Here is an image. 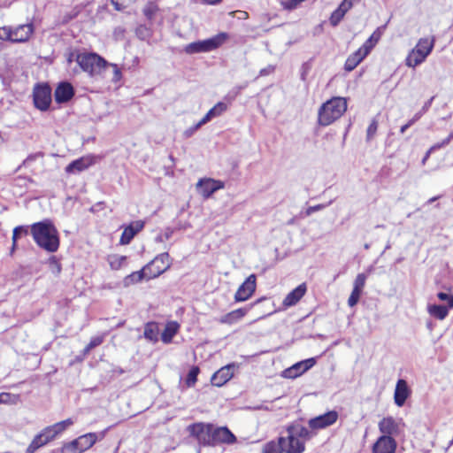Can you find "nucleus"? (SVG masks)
I'll use <instances>...</instances> for the list:
<instances>
[{
  "label": "nucleus",
  "mask_w": 453,
  "mask_h": 453,
  "mask_svg": "<svg viewBox=\"0 0 453 453\" xmlns=\"http://www.w3.org/2000/svg\"><path fill=\"white\" fill-rule=\"evenodd\" d=\"M410 395L407 382L404 380H398L394 395L395 403L401 407L404 404Z\"/></svg>",
  "instance_id": "nucleus-21"
},
{
  "label": "nucleus",
  "mask_w": 453,
  "mask_h": 453,
  "mask_svg": "<svg viewBox=\"0 0 453 453\" xmlns=\"http://www.w3.org/2000/svg\"><path fill=\"white\" fill-rule=\"evenodd\" d=\"M366 275L365 273H358L354 280L353 289L362 293L365 285Z\"/></svg>",
  "instance_id": "nucleus-41"
},
{
  "label": "nucleus",
  "mask_w": 453,
  "mask_h": 453,
  "mask_svg": "<svg viewBox=\"0 0 453 453\" xmlns=\"http://www.w3.org/2000/svg\"><path fill=\"white\" fill-rule=\"evenodd\" d=\"M361 0H343L341 4H340V6L346 12H348L355 4H357L358 3H360Z\"/></svg>",
  "instance_id": "nucleus-54"
},
{
  "label": "nucleus",
  "mask_w": 453,
  "mask_h": 453,
  "mask_svg": "<svg viewBox=\"0 0 453 453\" xmlns=\"http://www.w3.org/2000/svg\"><path fill=\"white\" fill-rule=\"evenodd\" d=\"M453 140V131L441 142L434 143L431 146V150L436 151L445 146H447Z\"/></svg>",
  "instance_id": "nucleus-47"
},
{
  "label": "nucleus",
  "mask_w": 453,
  "mask_h": 453,
  "mask_svg": "<svg viewBox=\"0 0 453 453\" xmlns=\"http://www.w3.org/2000/svg\"><path fill=\"white\" fill-rule=\"evenodd\" d=\"M31 234L35 243L44 250L53 253L59 248L58 232L50 219L34 223Z\"/></svg>",
  "instance_id": "nucleus-2"
},
{
  "label": "nucleus",
  "mask_w": 453,
  "mask_h": 453,
  "mask_svg": "<svg viewBox=\"0 0 453 453\" xmlns=\"http://www.w3.org/2000/svg\"><path fill=\"white\" fill-rule=\"evenodd\" d=\"M221 0H203V2L207 4H217Z\"/></svg>",
  "instance_id": "nucleus-63"
},
{
  "label": "nucleus",
  "mask_w": 453,
  "mask_h": 453,
  "mask_svg": "<svg viewBox=\"0 0 453 453\" xmlns=\"http://www.w3.org/2000/svg\"><path fill=\"white\" fill-rule=\"evenodd\" d=\"M366 56L367 54H365V51L359 48L347 58L344 64L345 71L351 72L354 70Z\"/></svg>",
  "instance_id": "nucleus-28"
},
{
  "label": "nucleus",
  "mask_w": 453,
  "mask_h": 453,
  "mask_svg": "<svg viewBox=\"0 0 453 453\" xmlns=\"http://www.w3.org/2000/svg\"><path fill=\"white\" fill-rule=\"evenodd\" d=\"M379 430L382 435L392 436L397 434L398 425L392 417L383 418L379 422Z\"/></svg>",
  "instance_id": "nucleus-25"
},
{
  "label": "nucleus",
  "mask_w": 453,
  "mask_h": 453,
  "mask_svg": "<svg viewBox=\"0 0 453 453\" xmlns=\"http://www.w3.org/2000/svg\"><path fill=\"white\" fill-rule=\"evenodd\" d=\"M287 434L291 437L296 436L303 441H306L313 436V434L305 426L300 424H293L287 427Z\"/></svg>",
  "instance_id": "nucleus-24"
},
{
  "label": "nucleus",
  "mask_w": 453,
  "mask_h": 453,
  "mask_svg": "<svg viewBox=\"0 0 453 453\" xmlns=\"http://www.w3.org/2000/svg\"><path fill=\"white\" fill-rule=\"evenodd\" d=\"M414 124L415 122L411 119L405 125L401 127L400 133L404 134L405 131Z\"/></svg>",
  "instance_id": "nucleus-60"
},
{
  "label": "nucleus",
  "mask_w": 453,
  "mask_h": 453,
  "mask_svg": "<svg viewBox=\"0 0 453 453\" xmlns=\"http://www.w3.org/2000/svg\"><path fill=\"white\" fill-rule=\"evenodd\" d=\"M0 39L12 42V27H3L0 29Z\"/></svg>",
  "instance_id": "nucleus-55"
},
{
  "label": "nucleus",
  "mask_w": 453,
  "mask_h": 453,
  "mask_svg": "<svg viewBox=\"0 0 453 453\" xmlns=\"http://www.w3.org/2000/svg\"><path fill=\"white\" fill-rule=\"evenodd\" d=\"M172 265L168 252L157 255L140 271L134 272L124 278L125 287L138 283L143 279H153L167 271Z\"/></svg>",
  "instance_id": "nucleus-1"
},
{
  "label": "nucleus",
  "mask_w": 453,
  "mask_h": 453,
  "mask_svg": "<svg viewBox=\"0 0 453 453\" xmlns=\"http://www.w3.org/2000/svg\"><path fill=\"white\" fill-rule=\"evenodd\" d=\"M434 46V38H420L415 48L408 54L405 63L409 67L415 68L422 64L430 55Z\"/></svg>",
  "instance_id": "nucleus-5"
},
{
  "label": "nucleus",
  "mask_w": 453,
  "mask_h": 453,
  "mask_svg": "<svg viewBox=\"0 0 453 453\" xmlns=\"http://www.w3.org/2000/svg\"><path fill=\"white\" fill-rule=\"evenodd\" d=\"M339 418L336 411H329L324 414L311 418L308 421L309 427L312 430L326 428L334 425Z\"/></svg>",
  "instance_id": "nucleus-9"
},
{
  "label": "nucleus",
  "mask_w": 453,
  "mask_h": 453,
  "mask_svg": "<svg viewBox=\"0 0 453 453\" xmlns=\"http://www.w3.org/2000/svg\"><path fill=\"white\" fill-rule=\"evenodd\" d=\"M52 441V437L48 434L46 428H43L40 434L35 436L27 449V453H35L40 448L45 446Z\"/></svg>",
  "instance_id": "nucleus-19"
},
{
  "label": "nucleus",
  "mask_w": 453,
  "mask_h": 453,
  "mask_svg": "<svg viewBox=\"0 0 453 453\" xmlns=\"http://www.w3.org/2000/svg\"><path fill=\"white\" fill-rule=\"evenodd\" d=\"M274 69H275V68H274V66H273V65H267L266 67L262 68V69L259 71V76H267V75H269V74L273 73V71H274Z\"/></svg>",
  "instance_id": "nucleus-59"
},
{
  "label": "nucleus",
  "mask_w": 453,
  "mask_h": 453,
  "mask_svg": "<svg viewBox=\"0 0 453 453\" xmlns=\"http://www.w3.org/2000/svg\"><path fill=\"white\" fill-rule=\"evenodd\" d=\"M378 130V120L373 119L366 130V142H370L373 139Z\"/></svg>",
  "instance_id": "nucleus-40"
},
{
  "label": "nucleus",
  "mask_w": 453,
  "mask_h": 453,
  "mask_svg": "<svg viewBox=\"0 0 453 453\" xmlns=\"http://www.w3.org/2000/svg\"><path fill=\"white\" fill-rule=\"evenodd\" d=\"M103 342V338L100 336L94 337L90 340L88 344L84 349V353H88L92 349L99 346Z\"/></svg>",
  "instance_id": "nucleus-48"
},
{
  "label": "nucleus",
  "mask_w": 453,
  "mask_h": 453,
  "mask_svg": "<svg viewBox=\"0 0 453 453\" xmlns=\"http://www.w3.org/2000/svg\"><path fill=\"white\" fill-rule=\"evenodd\" d=\"M35 106L41 110L46 111L49 109L51 103V89L47 84H41L35 88L34 93Z\"/></svg>",
  "instance_id": "nucleus-8"
},
{
  "label": "nucleus",
  "mask_w": 453,
  "mask_h": 453,
  "mask_svg": "<svg viewBox=\"0 0 453 453\" xmlns=\"http://www.w3.org/2000/svg\"><path fill=\"white\" fill-rule=\"evenodd\" d=\"M96 157L94 155H88L81 157L78 159L72 161L66 167L65 172L67 173H78L89 166L93 165L96 163Z\"/></svg>",
  "instance_id": "nucleus-13"
},
{
  "label": "nucleus",
  "mask_w": 453,
  "mask_h": 453,
  "mask_svg": "<svg viewBox=\"0 0 453 453\" xmlns=\"http://www.w3.org/2000/svg\"><path fill=\"white\" fill-rule=\"evenodd\" d=\"M284 437L280 436L279 441H270L265 444L263 453H282L284 451Z\"/></svg>",
  "instance_id": "nucleus-34"
},
{
  "label": "nucleus",
  "mask_w": 453,
  "mask_h": 453,
  "mask_svg": "<svg viewBox=\"0 0 453 453\" xmlns=\"http://www.w3.org/2000/svg\"><path fill=\"white\" fill-rule=\"evenodd\" d=\"M347 110V101L343 97H333L324 103L319 109L318 122L326 127L340 119Z\"/></svg>",
  "instance_id": "nucleus-3"
},
{
  "label": "nucleus",
  "mask_w": 453,
  "mask_h": 453,
  "mask_svg": "<svg viewBox=\"0 0 453 453\" xmlns=\"http://www.w3.org/2000/svg\"><path fill=\"white\" fill-rule=\"evenodd\" d=\"M157 11V6L154 4V3H149L144 10H143V12H144V15L148 18V19H152L154 14L156 13V12Z\"/></svg>",
  "instance_id": "nucleus-50"
},
{
  "label": "nucleus",
  "mask_w": 453,
  "mask_h": 453,
  "mask_svg": "<svg viewBox=\"0 0 453 453\" xmlns=\"http://www.w3.org/2000/svg\"><path fill=\"white\" fill-rule=\"evenodd\" d=\"M304 372H305L303 371V366L301 365V363L297 362L294 364L292 366L285 369L282 372L281 376L287 379H296Z\"/></svg>",
  "instance_id": "nucleus-33"
},
{
  "label": "nucleus",
  "mask_w": 453,
  "mask_h": 453,
  "mask_svg": "<svg viewBox=\"0 0 453 453\" xmlns=\"http://www.w3.org/2000/svg\"><path fill=\"white\" fill-rule=\"evenodd\" d=\"M434 152V150H431V148L426 151L425 157H423L422 159V164L425 165L426 164V161L428 159V157H430V155Z\"/></svg>",
  "instance_id": "nucleus-62"
},
{
  "label": "nucleus",
  "mask_w": 453,
  "mask_h": 453,
  "mask_svg": "<svg viewBox=\"0 0 453 453\" xmlns=\"http://www.w3.org/2000/svg\"><path fill=\"white\" fill-rule=\"evenodd\" d=\"M361 294V292L352 289V292L348 299L349 306H355L358 303Z\"/></svg>",
  "instance_id": "nucleus-52"
},
{
  "label": "nucleus",
  "mask_w": 453,
  "mask_h": 453,
  "mask_svg": "<svg viewBox=\"0 0 453 453\" xmlns=\"http://www.w3.org/2000/svg\"><path fill=\"white\" fill-rule=\"evenodd\" d=\"M158 326L155 322H148L144 326L143 336L146 340L151 342H157L158 341Z\"/></svg>",
  "instance_id": "nucleus-32"
},
{
  "label": "nucleus",
  "mask_w": 453,
  "mask_h": 453,
  "mask_svg": "<svg viewBox=\"0 0 453 453\" xmlns=\"http://www.w3.org/2000/svg\"><path fill=\"white\" fill-rule=\"evenodd\" d=\"M180 325L176 321H170L165 325L164 331L161 334V340L164 343L169 344L172 342L173 338L178 333Z\"/></svg>",
  "instance_id": "nucleus-30"
},
{
  "label": "nucleus",
  "mask_w": 453,
  "mask_h": 453,
  "mask_svg": "<svg viewBox=\"0 0 453 453\" xmlns=\"http://www.w3.org/2000/svg\"><path fill=\"white\" fill-rule=\"evenodd\" d=\"M227 110V104L223 102H219L207 113L203 117L202 123L204 125L210 122L214 118L219 117Z\"/></svg>",
  "instance_id": "nucleus-29"
},
{
  "label": "nucleus",
  "mask_w": 453,
  "mask_h": 453,
  "mask_svg": "<svg viewBox=\"0 0 453 453\" xmlns=\"http://www.w3.org/2000/svg\"><path fill=\"white\" fill-rule=\"evenodd\" d=\"M19 395L3 392L0 394V404H17L19 402Z\"/></svg>",
  "instance_id": "nucleus-37"
},
{
  "label": "nucleus",
  "mask_w": 453,
  "mask_h": 453,
  "mask_svg": "<svg viewBox=\"0 0 453 453\" xmlns=\"http://www.w3.org/2000/svg\"><path fill=\"white\" fill-rule=\"evenodd\" d=\"M304 0H280V4L286 10H293L297 7V5L303 2Z\"/></svg>",
  "instance_id": "nucleus-49"
},
{
  "label": "nucleus",
  "mask_w": 453,
  "mask_h": 453,
  "mask_svg": "<svg viewBox=\"0 0 453 453\" xmlns=\"http://www.w3.org/2000/svg\"><path fill=\"white\" fill-rule=\"evenodd\" d=\"M34 33V26L32 23L19 25L12 28V42H25Z\"/></svg>",
  "instance_id": "nucleus-18"
},
{
  "label": "nucleus",
  "mask_w": 453,
  "mask_h": 453,
  "mask_svg": "<svg viewBox=\"0 0 453 453\" xmlns=\"http://www.w3.org/2000/svg\"><path fill=\"white\" fill-rule=\"evenodd\" d=\"M74 423L73 418H66L60 422H57L51 426H46V431L54 440L58 434H62L65 431L69 426H73Z\"/></svg>",
  "instance_id": "nucleus-27"
},
{
  "label": "nucleus",
  "mask_w": 453,
  "mask_h": 453,
  "mask_svg": "<svg viewBox=\"0 0 453 453\" xmlns=\"http://www.w3.org/2000/svg\"><path fill=\"white\" fill-rule=\"evenodd\" d=\"M50 263L55 265L58 267V272L60 271V269H61L60 265L58 263L55 257H51L50 258Z\"/></svg>",
  "instance_id": "nucleus-61"
},
{
  "label": "nucleus",
  "mask_w": 453,
  "mask_h": 453,
  "mask_svg": "<svg viewBox=\"0 0 453 453\" xmlns=\"http://www.w3.org/2000/svg\"><path fill=\"white\" fill-rule=\"evenodd\" d=\"M197 189L204 197L209 198L216 191L224 188L225 184L221 180L213 179H202L197 182Z\"/></svg>",
  "instance_id": "nucleus-11"
},
{
  "label": "nucleus",
  "mask_w": 453,
  "mask_h": 453,
  "mask_svg": "<svg viewBox=\"0 0 453 453\" xmlns=\"http://www.w3.org/2000/svg\"><path fill=\"white\" fill-rule=\"evenodd\" d=\"M190 434L203 446L214 445V426L211 424H193L188 426Z\"/></svg>",
  "instance_id": "nucleus-7"
},
{
  "label": "nucleus",
  "mask_w": 453,
  "mask_h": 453,
  "mask_svg": "<svg viewBox=\"0 0 453 453\" xmlns=\"http://www.w3.org/2000/svg\"><path fill=\"white\" fill-rule=\"evenodd\" d=\"M437 297L441 301L447 303V305H445L446 307H449L450 309L453 308V294L447 292H439L437 294Z\"/></svg>",
  "instance_id": "nucleus-43"
},
{
  "label": "nucleus",
  "mask_w": 453,
  "mask_h": 453,
  "mask_svg": "<svg viewBox=\"0 0 453 453\" xmlns=\"http://www.w3.org/2000/svg\"><path fill=\"white\" fill-rule=\"evenodd\" d=\"M28 234V230L26 226H16L14 229H13V233H12V241L15 243H17V241L18 239L22 235V234Z\"/></svg>",
  "instance_id": "nucleus-45"
},
{
  "label": "nucleus",
  "mask_w": 453,
  "mask_h": 453,
  "mask_svg": "<svg viewBox=\"0 0 453 453\" xmlns=\"http://www.w3.org/2000/svg\"><path fill=\"white\" fill-rule=\"evenodd\" d=\"M306 290V285L304 283L300 284L287 295L283 300V305L285 307H291L296 305L305 295Z\"/></svg>",
  "instance_id": "nucleus-22"
},
{
  "label": "nucleus",
  "mask_w": 453,
  "mask_h": 453,
  "mask_svg": "<svg viewBox=\"0 0 453 453\" xmlns=\"http://www.w3.org/2000/svg\"><path fill=\"white\" fill-rule=\"evenodd\" d=\"M107 430L96 433H88L76 438L77 444L79 445L81 452L90 449L98 440L104 438Z\"/></svg>",
  "instance_id": "nucleus-16"
},
{
  "label": "nucleus",
  "mask_w": 453,
  "mask_h": 453,
  "mask_svg": "<svg viewBox=\"0 0 453 453\" xmlns=\"http://www.w3.org/2000/svg\"><path fill=\"white\" fill-rule=\"evenodd\" d=\"M244 88H245V85H243V86H239V87L235 88L234 89V96H237V95L240 93V91H241L242 89H243Z\"/></svg>",
  "instance_id": "nucleus-64"
},
{
  "label": "nucleus",
  "mask_w": 453,
  "mask_h": 453,
  "mask_svg": "<svg viewBox=\"0 0 453 453\" xmlns=\"http://www.w3.org/2000/svg\"><path fill=\"white\" fill-rule=\"evenodd\" d=\"M173 233L174 230L173 228L167 227L163 234H158L157 236H156L155 242H163L165 240H169Z\"/></svg>",
  "instance_id": "nucleus-51"
},
{
  "label": "nucleus",
  "mask_w": 453,
  "mask_h": 453,
  "mask_svg": "<svg viewBox=\"0 0 453 453\" xmlns=\"http://www.w3.org/2000/svg\"><path fill=\"white\" fill-rule=\"evenodd\" d=\"M106 67H111L112 69V81L114 82H118L121 80L122 78V73H121V71L119 69V67L118 66V65L116 64H110L107 62V65Z\"/></svg>",
  "instance_id": "nucleus-46"
},
{
  "label": "nucleus",
  "mask_w": 453,
  "mask_h": 453,
  "mask_svg": "<svg viewBox=\"0 0 453 453\" xmlns=\"http://www.w3.org/2000/svg\"><path fill=\"white\" fill-rule=\"evenodd\" d=\"M247 309L245 308H239L236 310H234L223 316H221L219 319V322L221 324H226V325H234L237 322H239L247 313Z\"/></svg>",
  "instance_id": "nucleus-26"
},
{
  "label": "nucleus",
  "mask_w": 453,
  "mask_h": 453,
  "mask_svg": "<svg viewBox=\"0 0 453 453\" xmlns=\"http://www.w3.org/2000/svg\"><path fill=\"white\" fill-rule=\"evenodd\" d=\"M199 368L197 366H193L189 371H188V373L187 375V379H186V384L188 386V387H192L195 385V383L196 382L197 380V376L199 374Z\"/></svg>",
  "instance_id": "nucleus-39"
},
{
  "label": "nucleus",
  "mask_w": 453,
  "mask_h": 453,
  "mask_svg": "<svg viewBox=\"0 0 453 453\" xmlns=\"http://www.w3.org/2000/svg\"><path fill=\"white\" fill-rule=\"evenodd\" d=\"M75 61L81 70L88 73L90 76L99 73L107 65V61L96 53H78Z\"/></svg>",
  "instance_id": "nucleus-6"
},
{
  "label": "nucleus",
  "mask_w": 453,
  "mask_h": 453,
  "mask_svg": "<svg viewBox=\"0 0 453 453\" xmlns=\"http://www.w3.org/2000/svg\"><path fill=\"white\" fill-rule=\"evenodd\" d=\"M111 4L117 11L123 10L127 4V0H111Z\"/></svg>",
  "instance_id": "nucleus-57"
},
{
  "label": "nucleus",
  "mask_w": 453,
  "mask_h": 453,
  "mask_svg": "<svg viewBox=\"0 0 453 453\" xmlns=\"http://www.w3.org/2000/svg\"><path fill=\"white\" fill-rule=\"evenodd\" d=\"M228 38L229 35L227 33L221 32L211 38L188 43L184 50L187 54L210 52L223 45Z\"/></svg>",
  "instance_id": "nucleus-4"
},
{
  "label": "nucleus",
  "mask_w": 453,
  "mask_h": 453,
  "mask_svg": "<svg viewBox=\"0 0 453 453\" xmlns=\"http://www.w3.org/2000/svg\"><path fill=\"white\" fill-rule=\"evenodd\" d=\"M127 257L126 256H113L110 259V265L112 269L118 270L119 269L122 265L126 262Z\"/></svg>",
  "instance_id": "nucleus-42"
},
{
  "label": "nucleus",
  "mask_w": 453,
  "mask_h": 453,
  "mask_svg": "<svg viewBox=\"0 0 453 453\" xmlns=\"http://www.w3.org/2000/svg\"><path fill=\"white\" fill-rule=\"evenodd\" d=\"M449 309L450 308L441 304L427 305V312L429 315L440 320H443L448 316Z\"/></svg>",
  "instance_id": "nucleus-31"
},
{
  "label": "nucleus",
  "mask_w": 453,
  "mask_h": 453,
  "mask_svg": "<svg viewBox=\"0 0 453 453\" xmlns=\"http://www.w3.org/2000/svg\"><path fill=\"white\" fill-rule=\"evenodd\" d=\"M301 365L303 366V371L306 372L311 367H313L316 364V359L314 357L307 358L305 360L300 361Z\"/></svg>",
  "instance_id": "nucleus-56"
},
{
  "label": "nucleus",
  "mask_w": 453,
  "mask_h": 453,
  "mask_svg": "<svg viewBox=\"0 0 453 453\" xmlns=\"http://www.w3.org/2000/svg\"><path fill=\"white\" fill-rule=\"evenodd\" d=\"M346 13L347 12L339 5L338 8L332 12V14L329 18L330 24L333 27L338 26L339 23L344 18Z\"/></svg>",
  "instance_id": "nucleus-36"
},
{
  "label": "nucleus",
  "mask_w": 453,
  "mask_h": 453,
  "mask_svg": "<svg viewBox=\"0 0 453 453\" xmlns=\"http://www.w3.org/2000/svg\"><path fill=\"white\" fill-rule=\"evenodd\" d=\"M74 96V89L71 83L60 82L55 89L54 96L58 104L70 101Z\"/></svg>",
  "instance_id": "nucleus-15"
},
{
  "label": "nucleus",
  "mask_w": 453,
  "mask_h": 453,
  "mask_svg": "<svg viewBox=\"0 0 453 453\" xmlns=\"http://www.w3.org/2000/svg\"><path fill=\"white\" fill-rule=\"evenodd\" d=\"M204 124L202 123V120H200L199 122H197L196 125H194L193 127H188V129H186L184 131V136L186 138H188V137H191L202 126H203Z\"/></svg>",
  "instance_id": "nucleus-53"
},
{
  "label": "nucleus",
  "mask_w": 453,
  "mask_h": 453,
  "mask_svg": "<svg viewBox=\"0 0 453 453\" xmlns=\"http://www.w3.org/2000/svg\"><path fill=\"white\" fill-rule=\"evenodd\" d=\"M144 227V222L142 220H136L130 223L123 230L120 236V243L123 245L130 243L133 238Z\"/></svg>",
  "instance_id": "nucleus-17"
},
{
  "label": "nucleus",
  "mask_w": 453,
  "mask_h": 453,
  "mask_svg": "<svg viewBox=\"0 0 453 453\" xmlns=\"http://www.w3.org/2000/svg\"><path fill=\"white\" fill-rule=\"evenodd\" d=\"M257 278L255 274H250L244 282L238 288L234 300L236 302H244L248 300L256 290Z\"/></svg>",
  "instance_id": "nucleus-10"
},
{
  "label": "nucleus",
  "mask_w": 453,
  "mask_h": 453,
  "mask_svg": "<svg viewBox=\"0 0 453 453\" xmlns=\"http://www.w3.org/2000/svg\"><path fill=\"white\" fill-rule=\"evenodd\" d=\"M214 445L219 442L234 443L236 441L234 434L226 426L214 427Z\"/></svg>",
  "instance_id": "nucleus-23"
},
{
  "label": "nucleus",
  "mask_w": 453,
  "mask_h": 453,
  "mask_svg": "<svg viewBox=\"0 0 453 453\" xmlns=\"http://www.w3.org/2000/svg\"><path fill=\"white\" fill-rule=\"evenodd\" d=\"M236 365L234 363L228 364L218 370L211 379L212 385L221 387L226 384L234 376Z\"/></svg>",
  "instance_id": "nucleus-12"
},
{
  "label": "nucleus",
  "mask_w": 453,
  "mask_h": 453,
  "mask_svg": "<svg viewBox=\"0 0 453 453\" xmlns=\"http://www.w3.org/2000/svg\"><path fill=\"white\" fill-rule=\"evenodd\" d=\"M304 443L301 439L288 434L287 438L284 437V451L286 453H303L305 449Z\"/></svg>",
  "instance_id": "nucleus-20"
},
{
  "label": "nucleus",
  "mask_w": 453,
  "mask_h": 453,
  "mask_svg": "<svg viewBox=\"0 0 453 453\" xmlns=\"http://www.w3.org/2000/svg\"><path fill=\"white\" fill-rule=\"evenodd\" d=\"M326 204H318V205H314V206H310L307 210H306V215L307 216H310L311 214H312L313 212L315 211H320L324 208H326Z\"/></svg>",
  "instance_id": "nucleus-58"
},
{
  "label": "nucleus",
  "mask_w": 453,
  "mask_h": 453,
  "mask_svg": "<svg viewBox=\"0 0 453 453\" xmlns=\"http://www.w3.org/2000/svg\"><path fill=\"white\" fill-rule=\"evenodd\" d=\"M61 453H82L79 445L77 444L76 440H73L72 441L64 443Z\"/></svg>",
  "instance_id": "nucleus-38"
},
{
  "label": "nucleus",
  "mask_w": 453,
  "mask_h": 453,
  "mask_svg": "<svg viewBox=\"0 0 453 453\" xmlns=\"http://www.w3.org/2000/svg\"><path fill=\"white\" fill-rule=\"evenodd\" d=\"M396 442L392 436L381 435L372 445V453H395Z\"/></svg>",
  "instance_id": "nucleus-14"
},
{
  "label": "nucleus",
  "mask_w": 453,
  "mask_h": 453,
  "mask_svg": "<svg viewBox=\"0 0 453 453\" xmlns=\"http://www.w3.org/2000/svg\"><path fill=\"white\" fill-rule=\"evenodd\" d=\"M380 38V34L376 30L372 33V35L364 42V44L360 47L362 50L365 51V54H369L372 49L375 46L378 41Z\"/></svg>",
  "instance_id": "nucleus-35"
},
{
  "label": "nucleus",
  "mask_w": 453,
  "mask_h": 453,
  "mask_svg": "<svg viewBox=\"0 0 453 453\" xmlns=\"http://www.w3.org/2000/svg\"><path fill=\"white\" fill-rule=\"evenodd\" d=\"M433 100H434V97H431L427 102L425 103L422 109L414 114V116L411 118V119L415 123L423 116V114L425 112H426L428 111V109L430 108V106L432 104Z\"/></svg>",
  "instance_id": "nucleus-44"
}]
</instances>
